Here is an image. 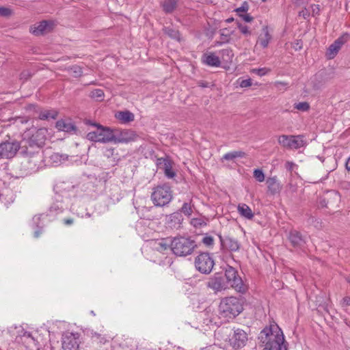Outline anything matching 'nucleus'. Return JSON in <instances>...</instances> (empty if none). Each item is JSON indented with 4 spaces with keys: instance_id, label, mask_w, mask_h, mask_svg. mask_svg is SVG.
Instances as JSON below:
<instances>
[{
    "instance_id": "33",
    "label": "nucleus",
    "mask_w": 350,
    "mask_h": 350,
    "mask_svg": "<svg viewBox=\"0 0 350 350\" xmlns=\"http://www.w3.org/2000/svg\"><path fill=\"white\" fill-rule=\"evenodd\" d=\"M244 155H245V153L242 151H234V152H228V153L225 154L223 156L221 159L230 161V160H233L237 157H244Z\"/></svg>"
},
{
    "instance_id": "27",
    "label": "nucleus",
    "mask_w": 350,
    "mask_h": 350,
    "mask_svg": "<svg viewBox=\"0 0 350 350\" xmlns=\"http://www.w3.org/2000/svg\"><path fill=\"white\" fill-rule=\"evenodd\" d=\"M178 0H162L161 5L165 13H171L177 7Z\"/></svg>"
},
{
    "instance_id": "39",
    "label": "nucleus",
    "mask_w": 350,
    "mask_h": 350,
    "mask_svg": "<svg viewBox=\"0 0 350 350\" xmlns=\"http://www.w3.org/2000/svg\"><path fill=\"white\" fill-rule=\"evenodd\" d=\"M92 338L94 342H97L101 344H104L107 341L104 336L96 332L92 334Z\"/></svg>"
},
{
    "instance_id": "7",
    "label": "nucleus",
    "mask_w": 350,
    "mask_h": 350,
    "mask_svg": "<svg viewBox=\"0 0 350 350\" xmlns=\"http://www.w3.org/2000/svg\"><path fill=\"white\" fill-rule=\"evenodd\" d=\"M280 146L288 149H299L306 146V142L303 135H282L278 137Z\"/></svg>"
},
{
    "instance_id": "24",
    "label": "nucleus",
    "mask_w": 350,
    "mask_h": 350,
    "mask_svg": "<svg viewBox=\"0 0 350 350\" xmlns=\"http://www.w3.org/2000/svg\"><path fill=\"white\" fill-rule=\"evenodd\" d=\"M171 241L170 239H161L154 242V247L160 252L171 250Z\"/></svg>"
},
{
    "instance_id": "44",
    "label": "nucleus",
    "mask_w": 350,
    "mask_h": 350,
    "mask_svg": "<svg viewBox=\"0 0 350 350\" xmlns=\"http://www.w3.org/2000/svg\"><path fill=\"white\" fill-rule=\"evenodd\" d=\"M202 242L206 245V246H212L214 243V239L211 236H206L203 237Z\"/></svg>"
},
{
    "instance_id": "45",
    "label": "nucleus",
    "mask_w": 350,
    "mask_h": 350,
    "mask_svg": "<svg viewBox=\"0 0 350 350\" xmlns=\"http://www.w3.org/2000/svg\"><path fill=\"white\" fill-rule=\"evenodd\" d=\"M12 11L11 9L5 7L0 8V16H9L12 14Z\"/></svg>"
},
{
    "instance_id": "3",
    "label": "nucleus",
    "mask_w": 350,
    "mask_h": 350,
    "mask_svg": "<svg viewBox=\"0 0 350 350\" xmlns=\"http://www.w3.org/2000/svg\"><path fill=\"white\" fill-rule=\"evenodd\" d=\"M196 247L195 241L189 237H176L171 241V251L178 256L191 254Z\"/></svg>"
},
{
    "instance_id": "20",
    "label": "nucleus",
    "mask_w": 350,
    "mask_h": 350,
    "mask_svg": "<svg viewBox=\"0 0 350 350\" xmlns=\"http://www.w3.org/2000/svg\"><path fill=\"white\" fill-rule=\"evenodd\" d=\"M202 62L205 64L213 67H219L221 65L220 58L213 53L204 54Z\"/></svg>"
},
{
    "instance_id": "26",
    "label": "nucleus",
    "mask_w": 350,
    "mask_h": 350,
    "mask_svg": "<svg viewBox=\"0 0 350 350\" xmlns=\"http://www.w3.org/2000/svg\"><path fill=\"white\" fill-rule=\"evenodd\" d=\"M59 131L71 132L76 130V126L70 120H59L56 122Z\"/></svg>"
},
{
    "instance_id": "11",
    "label": "nucleus",
    "mask_w": 350,
    "mask_h": 350,
    "mask_svg": "<svg viewBox=\"0 0 350 350\" xmlns=\"http://www.w3.org/2000/svg\"><path fill=\"white\" fill-rule=\"evenodd\" d=\"M222 249L228 252H234L239 250L241 243L236 239L231 237H222L219 236Z\"/></svg>"
},
{
    "instance_id": "18",
    "label": "nucleus",
    "mask_w": 350,
    "mask_h": 350,
    "mask_svg": "<svg viewBox=\"0 0 350 350\" xmlns=\"http://www.w3.org/2000/svg\"><path fill=\"white\" fill-rule=\"evenodd\" d=\"M266 184L267 185L268 191L271 195L279 193L282 187L276 176L267 178Z\"/></svg>"
},
{
    "instance_id": "59",
    "label": "nucleus",
    "mask_w": 350,
    "mask_h": 350,
    "mask_svg": "<svg viewBox=\"0 0 350 350\" xmlns=\"http://www.w3.org/2000/svg\"><path fill=\"white\" fill-rule=\"evenodd\" d=\"M29 77H30V74L28 71L23 72L21 74V78L27 80Z\"/></svg>"
},
{
    "instance_id": "8",
    "label": "nucleus",
    "mask_w": 350,
    "mask_h": 350,
    "mask_svg": "<svg viewBox=\"0 0 350 350\" xmlns=\"http://www.w3.org/2000/svg\"><path fill=\"white\" fill-rule=\"evenodd\" d=\"M225 277L231 287L237 292L245 293L246 286L244 285L242 279L239 276L237 271L232 267L228 265L225 269Z\"/></svg>"
},
{
    "instance_id": "61",
    "label": "nucleus",
    "mask_w": 350,
    "mask_h": 350,
    "mask_svg": "<svg viewBox=\"0 0 350 350\" xmlns=\"http://www.w3.org/2000/svg\"><path fill=\"white\" fill-rule=\"evenodd\" d=\"M234 21V18H229L226 20V22L227 23H231Z\"/></svg>"
},
{
    "instance_id": "28",
    "label": "nucleus",
    "mask_w": 350,
    "mask_h": 350,
    "mask_svg": "<svg viewBox=\"0 0 350 350\" xmlns=\"http://www.w3.org/2000/svg\"><path fill=\"white\" fill-rule=\"evenodd\" d=\"M332 200L335 201L336 202L340 201V196L336 192H333L331 193V195L327 198H324L321 202V204L322 206H325L327 208H329V206H332Z\"/></svg>"
},
{
    "instance_id": "32",
    "label": "nucleus",
    "mask_w": 350,
    "mask_h": 350,
    "mask_svg": "<svg viewBox=\"0 0 350 350\" xmlns=\"http://www.w3.org/2000/svg\"><path fill=\"white\" fill-rule=\"evenodd\" d=\"M163 31L165 33L167 34L171 38L176 40L178 41L181 40L180 33L178 30L171 27H165L163 29Z\"/></svg>"
},
{
    "instance_id": "41",
    "label": "nucleus",
    "mask_w": 350,
    "mask_h": 350,
    "mask_svg": "<svg viewBox=\"0 0 350 350\" xmlns=\"http://www.w3.org/2000/svg\"><path fill=\"white\" fill-rule=\"evenodd\" d=\"M98 129L95 131H92V132H90L87 134V139L90 141H92V142H99L98 139H100L99 138V136H98Z\"/></svg>"
},
{
    "instance_id": "19",
    "label": "nucleus",
    "mask_w": 350,
    "mask_h": 350,
    "mask_svg": "<svg viewBox=\"0 0 350 350\" xmlns=\"http://www.w3.org/2000/svg\"><path fill=\"white\" fill-rule=\"evenodd\" d=\"M271 38L272 37L269 33L268 27L267 26H264L262 29V32L258 38L257 44H260L262 48L265 49L268 46Z\"/></svg>"
},
{
    "instance_id": "17",
    "label": "nucleus",
    "mask_w": 350,
    "mask_h": 350,
    "mask_svg": "<svg viewBox=\"0 0 350 350\" xmlns=\"http://www.w3.org/2000/svg\"><path fill=\"white\" fill-rule=\"evenodd\" d=\"M157 165L164 170L165 175L170 178L175 176L176 174L172 170L171 161L166 158H160L157 159Z\"/></svg>"
},
{
    "instance_id": "62",
    "label": "nucleus",
    "mask_w": 350,
    "mask_h": 350,
    "mask_svg": "<svg viewBox=\"0 0 350 350\" xmlns=\"http://www.w3.org/2000/svg\"><path fill=\"white\" fill-rule=\"evenodd\" d=\"M33 219L34 221H36V220H39V219H40V216H38V217H37V216H35V217H33Z\"/></svg>"
},
{
    "instance_id": "63",
    "label": "nucleus",
    "mask_w": 350,
    "mask_h": 350,
    "mask_svg": "<svg viewBox=\"0 0 350 350\" xmlns=\"http://www.w3.org/2000/svg\"><path fill=\"white\" fill-rule=\"evenodd\" d=\"M345 323L347 325L350 326V323L348 322V321H347V319H345Z\"/></svg>"
},
{
    "instance_id": "60",
    "label": "nucleus",
    "mask_w": 350,
    "mask_h": 350,
    "mask_svg": "<svg viewBox=\"0 0 350 350\" xmlns=\"http://www.w3.org/2000/svg\"><path fill=\"white\" fill-rule=\"evenodd\" d=\"M346 168L347 170L350 171V157L348 159L347 161L346 162Z\"/></svg>"
},
{
    "instance_id": "6",
    "label": "nucleus",
    "mask_w": 350,
    "mask_h": 350,
    "mask_svg": "<svg viewBox=\"0 0 350 350\" xmlns=\"http://www.w3.org/2000/svg\"><path fill=\"white\" fill-rule=\"evenodd\" d=\"M150 198L154 206H166L173 198L172 190L167 185H159L153 188Z\"/></svg>"
},
{
    "instance_id": "22",
    "label": "nucleus",
    "mask_w": 350,
    "mask_h": 350,
    "mask_svg": "<svg viewBox=\"0 0 350 350\" xmlns=\"http://www.w3.org/2000/svg\"><path fill=\"white\" fill-rule=\"evenodd\" d=\"M288 239L293 247H302L306 243L301 233L293 230L289 233Z\"/></svg>"
},
{
    "instance_id": "5",
    "label": "nucleus",
    "mask_w": 350,
    "mask_h": 350,
    "mask_svg": "<svg viewBox=\"0 0 350 350\" xmlns=\"http://www.w3.org/2000/svg\"><path fill=\"white\" fill-rule=\"evenodd\" d=\"M46 133L47 130L45 128L31 127L23 134L22 142L28 144V146L31 148L34 147L38 148L44 145Z\"/></svg>"
},
{
    "instance_id": "21",
    "label": "nucleus",
    "mask_w": 350,
    "mask_h": 350,
    "mask_svg": "<svg viewBox=\"0 0 350 350\" xmlns=\"http://www.w3.org/2000/svg\"><path fill=\"white\" fill-rule=\"evenodd\" d=\"M343 44L344 42L341 38L335 40L327 49L326 53L327 57L329 59H333L336 55Z\"/></svg>"
},
{
    "instance_id": "46",
    "label": "nucleus",
    "mask_w": 350,
    "mask_h": 350,
    "mask_svg": "<svg viewBox=\"0 0 350 350\" xmlns=\"http://www.w3.org/2000/svg\"><path fill=\"white\" fill-rule=\"evenodd\" d=\"M191 224L194 226V227H201L203 224H204V221H202V219H200V218H193L191 219Z\"/></svg>"
},
{
    "instance_id": "50",
    "label": "nucleus",
    "mask_w": 350,
    "mask_h": 350,
    "mask_svg": "<svg viewBox=\"0 0 350 350\" xmlns=\"http://www.w3.org/2000/svg\"><path fill=\"white\" fill-rule=\"evenodd\" d=\"M310 14V11L308 8H304L299 12V16L307 18Z\"/></svg>"
},
{
    "instance_id": "35",
    "label": "nucleus",
    "mask_w": 350,
    "mask_h": 350,
    "mask_svg": "<svg viewBox=\"0 0 350 350\" xmlns=\"http://www.w3.org/2000/svg\"><path fill=\"white\" fill-rule=\"evenodd\" d=\"M51 160L53 163L58 165L61 163L63 161H66L68 159V156L66 154H62L57 152L53 153L50 157Z\"/></svg>"
},
{
    "instance_id": "55",
    "label": "nucleus",
    "mask_w": 350,
    "mask_h": 350,
    "mask_svg": "<svg viewBox=\"0 0 350 350\" xmlns=\"http://www.w3.org/2000/svg\"><path fill=\"white\" fill-rule=\"evenodd\" d=\"M43 232V229L42 227H39L33 233V237L35 238H38Z\"/></svg>"
},
{
    "instance_id": "54",
    "label": "nucleus",
    "mask_w": 350,
    "mask_h": 350,
    "mask_svg": "<svg viewBox=\"0 0 350 350\" xmlns=\"http://www.w3.org/2000/svg\"><path fill=\"white\" fill-rule=\"evenodd\" d=\"M27 119H23L22 118L17 117V118H14V124L18 125L19 124H24V123H27Z\"/></svg>"
},
{
    "instance_id": "34",
    "label": "nucleus",
    "mask_w": 350,
    "mask_h": 350,
    "mask_svg": "<svg viewBox=\"0 0 350 350\" xmlns=\"http://www.w3.org/2000/svg\"><path fill=\"white\" fill-rule=\"evenodd\" d=\"M232 31L227 28H224L220 30V36L221 42H217V44H221V43H226L230 42V36Z\"/></svg>"
},
{
    "instance_id": "15",
    "label": "nucleus",
    "mask_w": 350,
    "mask_h": 350,
    "mask_svg": "<svg viewBox=\"0 0 350 350\" xmlns=\"http://www.w3.org/2000/svg\"><path fill=\"white\" fill-rule=\"evenodd\" d=\"M54 26L55 23L52 21H42L33 27L32 33L36 36L44 35L50 32Z\"/></svg>"
},
{
    "instance_id": "51",
    "label": "nucleus",
    "mask_w": 350,
    "mask_h": 350,
    "mask_svg": "<svg viewBox=\"0 0 350 350\" xmlns=\"http://www.w3.org/2000/svg\"><path fill=\"white\" fill-rule=\"evenodd\" d=\"M342 308H346L347 306L350 305V297L346 296L345 297L340 303Z\"/></svg>"
},
{
    "instance_id": "30",
    "label": "nucleus",
    "mask_w": 350,
    "mask_h": 350,
    "mask_svg": "<svg viewBox=\"0 0 350 350\" xmlns=\"http://www.w3.org/2000/svg\"><path fill=\"white\" fill-rule=\"evenodd\" d=\"M221 58L224 62L229 63L231 62L234 57L232 50L230 48L222 49L220 51Z\"/></svg>"
},
{
    "instance_id": "40",
    "label": "nucleus",
    "mask_w": 350,
    "mask_h": 350,
    "mask_svg": "<svg viewBox=\"0 0 350 350\" xmlns=\"http://www.w3.org/2000/svg\"><path fill=\"white\" fill-rule=\"evenodd\" d=\"M253 175L254 177L260 183H262L265 180V174L261 170H254Z\"/></svg>"
},
{
    "instance_id": "42",
    "label": "nucleus",
    "mask_w": 350,
    "mask_h": 350,
    "mask_svg": "<svg viewBox=\"0 0 350 350\" xmlns=\"http://www.w3.org/2000/svg\"><path fill=\"white\" fill-rule=\"evenodd\" d=\"M181 212L187 216H190L192 213V208L190 204L187 202L184 203L181 208Z\"/></svg>"
},
{
    "instance_id": "23",
    "label": "nucleus",
    "mask_w": 350,
    "mask_h": 350,
    "mask_svg": "<svg viewBox=\"0 0 350 350\" xmlns=\"http://www.w3.org/2000/svg\"><path fill=\"white\" fill-rule=\"evenodd\" d=\"M183 219L181 213L176 212L169 216L167 224L171 228L178 229L180 227Z\"/></svg>"
},
{
    "instance_id": "36",
    "label": "nucleus",
    "mask_w": 350,
    "mask_h": 350,
    "mask_svg": "<svg viewBox=\"0 0 350 350\" xmlns=\"http://www.w3.org/2000/svg\"><path fill=\"white\" fill-rule=\"evenodd\" d=\"M68 70L70 75L74 77H79L83 74L82 68L77 65L70 67Z\"/></svg>"
},
{
    "instance_id": "37",
    "label": "nucleus",
    "mask_w": 350,
    "mask_h": 350,
    "mask_svg": "<svg viewBox=\"0 0 350 350\" xmlns=\"http://www.w3.org/2000/svg\"><path fill=\"white\" fill-rule=\"evenodd\" d=\"M90 96L97 100H102L104 98V92L100 89H95L90 92Z\"/></svg>"
},
{
    "instance_id": "25",
    "label": "nucleus",
    "mask_w": 350,
    "mask_h": 350,
    "mask_svg": "<svg viewBox=\"0 0 350 350\" xmlns=\"http://www.w3.org/2000/svg\"><path fill=\"white\" fill-rule=\"evenodd\" d=\"M237 211L241 217L247 219H252L254 216V213L246 204H239L237 206Z\"/></svg>"
},
{
    "instance_id": "48",
    "label": "nucleus",
    "mask_w": 350,
    "mask_h": 350,
    "mask_svg": "<svg viewBox=\"0 0 350 350\" xmlns=\"http://www.w3.org/2000/svg\"><path fill=\"white\" fill-rule=\"evenodd\" d=\"M252 83L251 79H243L239 83V85L241 88H248V87H250L252 85Z\"/></svg>"
},
{
    "instance_id": "43",
    "label": "nucleus",
    "mask_w": 350,
    "mask_h": 350,
    "mask_svg": "<svg viewBox=\"0 0 350 350\" xmlns=\"http://www.w3.org/2000/svg\"><path fill=\"white\" fill-rule=\"evenodd\" d=\"M238 28L240 30V31L245 36H249L252 34L251 31L246 25H244L241 23H238Z\"/></svg>"
},
{
    "instance_id": "49",
    "label": "nucleus",
    "mask_w": 350,
    "mask_h": 350,
    "mask_svg": "<svg viewBox=\"0 0 350 350\" xmlns=\"http://www.w3.org/2000/svg\"><path fill=\"white\" fill-rule=\"evenodd\" d=\"M310 8H311V12H312V16L319 14V11H320L319 5H315V4L311 5Z\"/></svg>"
},
{
    "instance_id": "58",
    "label": "nucleus",
    "mask_w": 350,
    "mask_h": 350,
    "mask_svg": "<svg viewBox=\"0 0 350 350\" xmlns=\"http://www.w3.org/2000/svg\"><path fill=\"white\" fill-rule=\"evenodd\" d=\"M63 221L65 225L70 226L74 223V219L72 218H66Z\"/></svg>"
},
{
    "instance_id": "29",
    "label": "nucleus",
    "mask_w": 350,
    "mask_h": 350,
    "mask_svg": "<svg viewBox=\"0 0 350 350\" xmlns=\"http://www.w3.org/2000/svg\"><path fill=\"white\" fill-rule=\"evenodd\" d=\"M116 118L123 122L127 123L134 120V115L133 113L129 111H120L116 115Z\"/></svg>"
},
{
    "instance_id": "12",
    "label": "nucleus",
    "mask_w": 350,
    "mask_h": 350,
    "mask_svg": "<svg viewBox=\"0 0 350 350\" xmlns=\"http://www.w3.org/2000/svg\"><path fill=\"white\" fill-rule=\"evenodd\" d=\"M62 346L64 350H78L79 345L73 334L66 333L62 336Z\"/></svg>"
},
{
    "instance_id": "53",
    "label": "nucleus",
    "mask_w": 350,
    "mask_h": 350,
    "mask_svg": "<svg viewBox=\"0 0 350 350\" xmlns=\"http://www.w3.org/2000/svg\"><path fill=\"white\" fill-rule=\"evenodd\" d=\"M287 83H285V82H282V81H276L275 83H274V85L278 89V90H282V88H286V86H287Z\"/></svg>"
},
{
    "instance_id": "10",
    "label": "nucleus",
    "mask_w": 350,
    "mask_h": 350,
    "mask_svg": "<svg viewBox=\"0 0 350 350\" xmlns=\"http://www.w3.org/2000/svg\"><path fill=\"white\" fill-rule=\"evenodd\" d=\"M247 341V335L241 329L234 330L232 335L230 336V345L236 349L243 347Z\"/></svg>"
},
{
    "instance_id": "47",
    "label": "nucleus",
    "mask_w": 350,
    "mask_h": 350,
    "mask_svg": "<svg viewBox=\"0 0 350 350\" xmlns=\"http://www.w3.org/2000/svg\"><path fill=\"white\" fill-rule=\"evenodd\" d=\"M248 5L246 2H244L242 5L236 9V12L239 14H244L248 10Z\"/></svg>"
},
{
    "instance_id": "31",
    "label": "nucleus",
    "mask_w": 350,
    "mask_h": 350,
    "mask_svg": "<svg viewBox=\"0 0 350 350\" xmlns=\"http://www.w3.org/2000/svg\"><path fill=\"white\" fill-rule=\"evenodd\" d=\"M57 114L58 113L55 110H45L40 113L39 118L41 120L55 119Z\"/></svg>"
},
{
    "instance_id": "56",
    "label": "nucleus",
    "mask_w": 350,
    "mask_h": 350,
    "mask_svg": "<svg viewBox=\"0 0 350 350\" xmlns=\"http://www.w3.org/2000/svg\"><path fill=\"white\" fill-rule=\"evenodd\" d=\"M269 71H270L269 69H267L266 68H263L258 69L257 70V73H258V75H259L260 76H262V75L267 74Z\"/></svg>"
},
{
    "instance_id": "64",
    "label": "nucleus",
    "mask_w": 350,
    "mask_h": 350,
    "mask_svg": "<svg viewBox=\"0 0 350 350\" xmlns=\"http://www.w3.org/2000/svg\"><path fill=\"white\" fill-rule=\"evenodd\" d=\"M297 46H298V48H297V47H296V48H295V49H296V50H297V49H300L301 48V46H299V43H297Z\"/></svg>"
},
{
    "instance_id": "38",
    "label": "nucleus",
    "mask_w": 350,
    "mask_h": 350,
    "mask_svg": "<svg viewBox=\"0 0 350 350\" xmlns=\"http://www.w3.org/2000/svg\"><path fill=\"white\" fill-rule=\"evenodd\" d=\"M294 108L301 111H307L310 109V105L307 102H301L295 103Z\"/></svg>"
},
{
    "instance_id": "1",
    "label": "nucleus",
    "mask_w": 350,
    "mask_h": 350,
    "mask_svg": "<svg viewBox=\"0 0 350 350\" xmlns=\"http://www.w3.org/2000/svg\"><path fill=\"white\" fill-rule=\"evenodd\" d=\"M258 340L264 347L262 350H287L283 332L275 323H271L260 332Z\"/></svg>"
},
{
    "instance_id": "4",
    "label": "nucleus",
    "mask_w": 350,
    "mask_h": 350,
    "mask_svg": "<svg viewBox=\"0 0 350 350\" xmlns=\"http://www.w3.org/2000/svg\"><path fill=\"white\" fill-rule=\"evenodd\" d=\"M243 310V302L235 297H228L221 299L219 310L225 317L234 318Z\"/></svg>"
},
{
    "instance_id": "16",
    "label": "nucleus",
    "mask_w": 350,
    "mask_h": 350,
    "mask_svg": "<svg viewBox=\"0 0 350 350\" xmlns=\"http://www.w3.org/2000/svg\"><path fill=\"white\" fill-rule=\"evenodd\" d=\"M137 135L133 131L122 130L120 132L118 136L115 135V144L133 142L137 139Z\"/></svg>"
},
{
    "instance_id": "52",
    "label": "nucleus",
    "mask_w": 350,
    "mask_h": 350,
    "mask_svg": "<svg viewBox=\"0 0 350 350\" xmlns=\"http://www.w3.org/2000/svg\"><path fill=\"white\" fill-rule=\"evenodd\" d=\"M239 16L244 21L247 23L251 22L253 20V17L248 14H239Z\"/></svg>"
},
{
    "instance_id": "57",
    "label": "nucleus",
    "mask_w": 350,
    "mask_h": 350,
    "mask_svg": "<svg viewBox=\"0 0 350 350\" xmlns=\"http://www.w3.org/2000/svg\"><path fill=\"white\" fill-rule=\"evenodd\" d=\"M286 168L289 170L292 171L293 169V167L295 166V163L291 161H287L285 164Z\"/></svg>"
},
{
    "instance_id": "2",
    "label": "nucleus",
    "mask_w": 350,
    "mask_h": 350,
    "mask_svg": "<svg viewBox=\"0 0 350 350\" xmlns=\"http://www.w3.org/2000/svg\"><path fill=\"white\" fill-rule=\"evenodd\" d=\"M8 139L0 143V159L10 160L15 157L18 152L22 148V153L28 157V162L33 161L31 159L36 157L34 151L29 150L27 144L21 145V142L16 139Z\"/></svg>"
},
{
    "instance_id": "13",
    "label": "nucleus",
    "mask_w": 350,
    "mask_h": 350,
    "mask_svg": "<svg viewBox=\"0 0 350 350\" xmlns=\"http://www.w3.org/2000/svg\"><path fill=\"white\" fill-rule=\"evenodd\" d=\"M97 126L99 136V142L109 143L113 142L115 144V135L111 129L109 127H104L99 124H94Z\"/></svg>"
},
{
    "instance_id": "9",
    "label": "nucleus",
    "mask_w": 350,
    "mask_h": 350,
    "mask_svg": "<svg viewBox=\"0 0 350 350\" xmlns=\"http://www.w3.org/2000/svg\"><path fill=\"white\" fill-rule=\"evenodd\" d=\"M214 264L213 258L207 252L200 254L195 259L196 268L202 273H209L212 271Z\"/></svg>"
},
{
    "instance_id": "14",
    "label": "nucleus",
    "mask_w": 350,
    "mask_h": 350,
    "mask_svg": "<svg viewBox=\"0 0 350 350\" xmlns=\"http://www.w3.org/2000/svg\"><path fill=\"white\" fill-rule=\"evenodd\" d=\"M207 286L215 292L221 291L226 288V283L223 277L219 274H215L207 282Z\"/></svg>"
}]
</instances>
